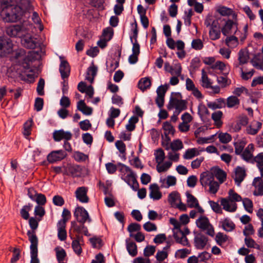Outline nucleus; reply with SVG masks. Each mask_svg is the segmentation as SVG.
<instances>
[{"label": "nucleus", "instance_id": "nucleus-1", "mask_svg": "<svg viewBox=\"0 0 263 263\" xmlns=\"http://www.w3.org/2000/svg\"><path fill=\"white\" fill-rule=\"evenodd\" d=\"M2 15L6 22H15L24 16L25 18L30 16L33 10L30 0H0Z\"/></svg>", "mask_w": 263, "mask_h": 263}, {"label": "nucleus", "instance_id": "nucleus-2", "mask_svg": "<svg viewBox=\"0 0 263 263\" xmlns=\"http://www.w3.org/2000/svg\"><path fill=\"white\" fill-rule=\"evenodd\" d=\"M35 54L39 55V51L30 52L26 56L25 51L24 49H20L16 52L15 58L17 60L22 59L23 67L26 70H29L30 69V63L36 59Z\"/></svg>", "mask_w": 263, "mask_h": 263}, {"label": "nucleus", "instance_id": "nucleus-3", "mask_svg": "<svg viewBox=\"0 0 263 263\" xmlns=\"http://www.w3.org/2000/svg\"><path fill=\"white\" fill-rule=\"evenodd\" d=\"M187 104L186 100H179L172 96L167 105V108L169 110L175 108L173 115L178 117L181 112L187 109Z\"/></svg>", "mask_w": 263, "mask_h": 263}, {"label": "nucleus", "instance_id": "nucleus-4", "mask_svg": "<svg viewBox=\"0 0 263 263\" xmlns=\"http://www.w3.org/2000/svg\"><path fill=\"white\" fill-rule=\"evenodd\" d=\"M27 235L28 236L29 240L31 242L30 246L31 261L30 263H40L39 259L37 257L38 254V238L34 232L28 231Z\"/></svg>", "mask_w": 263, "mask_h": 263}, {"label": "nucleus", "instance_id": "nucleus-5", "mask_svg": "<svg viewBox=\"0 0 263 263\" xmlns=\"http://www.w3.org/2000/svg\"><path fill=\"white\" fill-rule=\"evenodd\" d=\"M118 165L121 166V171L124 169L126 172L129 173L126 176L122 177V179L127 183L134 191H137L139 187V183L136 180V175L130 168L126 165L121 163H119Z\"/></svg>", "mask_w": 263, "mask_h": 263}, {"label": "nucleus", "instance_id": "nucleus-6", "mask_svg": "<svg viewBox=\"0 0 263 263\" xmlns=\"http://www.w3.org/2000/svg\"><path fill=\"white\" fill-rule=\"evenodd\" d=\"M6 33L11 37H22L25 36L26 30L23 25H13L6 28Z\"/></svg>", "mask_w": 263, "mask_h": 263}, {"label": "nucleus", "instance_id": "nucleus-7", "mask_svg": "<svg viewBox=\"0 0 263 263\" xmlns=\"http://www.w3.org/2000/svg\"><path fill=\"white\" fill-rule=\"evenodd\" d=\"M73 215L77 221L80 223H85L87 221L90 222L91 221L88 212L82 206H77Z\"/></svg>", "mask_w": 263, "mask_h": 263}, {"label": "nucleus", "instance_id": "nucleus-8", "mask_svg": "<svg viewBox=\"0 0 263 263\" xmlns=\"http://www.w3.org/2000/svg\"><path fill=\"white\" fill-rule=\"evenodd\" d=\"M67 155V153L62 149L53 151L48 155L47 159L49 163H53L57 161H61L64 159Z\"/></svg>", "mask_w": 263, "mask_h": 263}, {"label": "nucleus", "instance_id": "nucleus-9", "mask_svg": "<svg viewBox=\"0 0 263 263\" xmlns=\"http://www.w3.org/2000/svg\"><path fill=\"white\" fill-rule=\"evenodd\" d=\"M13 44L12 41L9 38H4L0 40L1 56H5L10 53L12 49Z\"/></svg>", "mask_w": 263, "mask_h": 263}, {"label": "nucleus", "instance_id": "nucleus-10", "mask_svg": "<svg viewBox=\"0 0 263 263\" xmlns=\"http://www.w3.org/2000/svg\"><path fill=\"white\" fill-rule=\"evenodd\" d=\"M88 192L87 187L85 186L79 187L75 191L77 199L82 203H88L89 197L87 195Z\"/></svg>", "mask_w": 263, "mask_h": 263}, {"label": "nucleus", "instance_id": "nucleus-11", "mask_svg": "<svg viewBox=\"0 0 263 263\" xmlns=\"http://www.w3.org/2000/svg\"><path fill=\"white\" fill-rule=\"evenodd\" d=\"M194 245L197 249L202 250L208 241V237L201 233H198L194 237Z\"/></svg>", "mask_w": 263, "mask_h": 263}, {"label": "nucleus", "instance_id": "nucleus-12", "mask_svg": "<svg viewBox=\"0 0 263 263\" xmlns=\"http://www.w3.org/2000/svg\"><path fill=\"white\" fill-rule=\"evenodd\" d=\"M71 138V133L70 132H65L63 129L55 130L53 133V138L55 141H60L62 139L68 141Z\"/></svg>", "mask_w": 263, "mask_h": 263}, {"label": "nucleus", "instance_id": "nucleus-13", "mask_svg": "<svg viewBox=\"0 0 263 263\" xmlns=\"http://www.w3.org/2000/svg\"><path fill=\"white\" fill-rule=\"evenodd\" d=\"M21 41L23 46L28 49H35L40 46V43L37 41V39L31 36H25Z\"/></svg>", "mask_w": 263, "mask_h": 263}, {"label": "nucleus", "instance_id": "nucleus-14", "mask_svg": "<svg viewBox=\"0 0 263 263\" xmlns=\"http://www.w3.org/2000/svg\"><path fill=\"white\" fill-rule=\"evenodd\" d=\"M149 197L153 200H158L162 198V193L159 186L156 183L151 184L149 186Z\"/></svg>", "mask_w": 263, "mask_h": 263}, {"label": "nucleus", "instance_id": "nucleus-15", "mask_svg": "<svg viewBox=\"0 0 263 263\" xmlns=\"http://www.w3.org/2000/svg\"><path fill=\"white\" fill-rule=\"evenodd\" d=\"M211 171L213 175V178L215 177L220 183H222L226 179L227 174L226 172L218 166L213 167Z\"/></svg>", "mask_w": 263, "mask_h": 263}, {"label": "nucleus", "instance_id": "nucleus-16", "mask_svg": "<svg viewBox=\"0 0 263 263\" xmlns=\"http://www.w3.org/2000/svg\"><path fill=\"white\" fill-rule=\"evenodd\" d=\"M59 71L62 79L64 80L69 77L70 72V67L66 60H61Z\"/></svg>", "mask_w": 263, "mask_h": 263}, {"label": "nucleus", "instance_id": "nucleus-17", "mask_svg": "<svg viewBox=\"0 0 263 263\" xmlns=\"http://www.w3.org/2000/svg\"><path fill=\"white\" fill-rule=\"evenodd\" d=\"M214 180L211 171L202 173L200 176V182L203 187L209 185Z\"/></svg>", "mask_w": 263, "mask_h": 263}, {"label": "nucleus", "instance_id": "nucleus-18", "mask_svg": "<svg viewBox=\"0 0 263 263\" xmlns=\"http://www.w3.org/2000/svg\"><path fill=\"white\" fill-rule=\"evenodd\" d=\"M253 185L256 190L254 191L253 194L255 196L263 195V179L261 177H256L254 179Z\"/></svg>", "mask_w": 263, "mask_h": 263}, {"label": "nucleus", "instance_id": "nucleus-19", "mask_svg": "<svg viewBox=\"0 0 263 263\" xmlns=\"http://www.w3.org/2000/svg\"><path fill=\"white\" fill-rule=\"evenodd\" d=\"M246 172L244 168L237 166L235 168V177L234 180L237 185H239L246 177Z\"/></svg>", "mask_w": 263, "mask_h": 263}, {"label": "nucleus", "instance_id": "nucleus-20", "mask_svg": "<svg viewBox=\"0 0 263 263\" xmlns=\"http://www.w3.org/2000/svg\"><path fill=\"white\" fill-rule=\"evenodd\" d=\"M77 107L78 110L81 111L85 115L89 116L92 113V108L87 106L84 100H80L77 103Z\"/></svg>", "mask_w": 263, "mask_h": 263}, {"label": "nucleus", "instance_id": "nucleus-21", "mask_svg": "<svg viewBox=\"0 0 263 263\" xmlns=\"http://www.w3.org/2000/svg\"><path fill=\"white\" fill-rule=\"evenodd\" d=\"M82 168L78 165H71L67 167V175H70L73 177H78L81 176Z\"/></svg>", "mask_w": 263, "mask_h": 263}, {"label": "nucleus", "instance_id": "nucleus-22", "mask_svg": "<svg viewBox=\"0 0 263 263\" xmlns=\"http://www.w3.org/2000/svg\"><path fill=\"white\" fill-rule=\"evenodd\" d=\"M98 71V68L92 62L91 66H89L87 70L86 80L89 81L90 83H92L95 77L96 76Z\"/></svg>", "mask_w": 263, "mask_h": 263}, {"label": "nucleus", "instance_id": "nucleus-23", "mask_svg": "<svg viewBox=\"0 0 263 263\" xmlns=\"http://www.w3.org/2000/svg\"><path fill=\"white\" fill-rule=\"evenodd\" d=\"M162 128L164 130V134L165 136V138L167 141H170L171 139L168 136L169 134L174 135L175 132V129L171 124L168 122H164L163 124Z\"/></svg>", "mask_w": 263, "mask_h": 263}, {"label": "nucleus", "instance_id": "nucleus-24", "mask_svg": "<svg viewBox=\"0 0 263 263\" xmlns=\"http://www.w3.org/2000/svg\"><path fill=\"white\" fill-rule=\"evenodd\" d=\"M262 123L258 121H253L247 128V133L252 135H256L261 128Z\"/></svg>", "mask_w": 263, "mask_h": 263}, {"label": "nucleus", "instance_id": "nucleus-25", "mask_svg": "<svg viewBox=\"0 0 263 263\" xmlns=\"http://www.w3.org/2000/svg\"><path fill=\"white\" fill-rule=\"evenodd\" d=\"M197 226L202 230H205L210 226V221L208 217L201 216L196 221Z\"/></svg>", "mask_w": 263, "mask_h": 263}, {"label": "nucleus", "instance_id": "nucleus-26", "mask_svg": "<svg viewBox=\"0 0 263 263\" xmlns=\"http://www.w3.org/2000/svg\"><path fill=\"white\" fill-rule=\"evenodd\" d=\"M126 249L130 255L134 257L137 255V246L136 243L132 241L126 240Z\"/></svg>", "mask_w": 263, "mask_h": 263}, {"label": "nucleus", "instance_id": "nucleus-27", "mask_svg": "<svg viewBox=\"0 0 263 263\" xmlns=\"http://www.w3.org/2000/svg\"><path fill=\"white\" fill-rule=\"evenodd\" d=\"M220 222L222 229L227 232H231L235 228V224L229 218H226Z\"/></svg>", "mask_w": 263, "mask_h": 263}, {"label": "nucleus", "instance_id": "nucleus-28", "mask_svg": "<svg viewBox=\"0 0 263 263\" xmlns=\"http://www.w3.org/2000/svg\"><path fill=\"white\" fill-rule=\"evenodd\" d=\"M152 85L151 81L148 77L141 78L138 82V88L142 91L149 88Z\"/></svg>", "mask_w": 263, "mask_h": 263}, {"label": "nucleus", "instance_id": "nucleus-29", "mask_svg": "<svg viewBox=\"0 0 263 263\" xmlns=\"http://www.w3.org/2000/svg\"><path fill=\"white\" fill-rule=\"evenodd\" d=\"M224 105L225 101L223 98L217 99L215 102H210L207 104L208 107L212 109L221 108L224 106Z\"/></svg>", "mask_w": 263, "mask_h": 263}, {"label": "nucleus", "instance_id": "nucleus-30", "mask_svg": "<svg viewBox=\"0 0 263 263\" xmlns=\"http://www.w3.org/2000/svg\"><path fill=\"white\" fill-rule=\"evenodd\" d=\"M58 227V237L61 241H64L67 238V232L66 231V224L57 223Z\"/></svg>", "mask_w": 263, "mask_h": 263}, {"label": "nucleus", "instance_id": "nucleus-31", "mask_svg": "<svg viewBox=\"0 0 263 263\" xmlns=\"http://www.w3.org/2000/svg\"><path fill=\"white\" fill-rule=\"evenodd\" d=\"M222 115L223 113L220 110L215 111L212 114L211 118L214 121L215 125L218 128H219L222 126V122L221 121V119Z\"/></svg>", "mask_w": 263, "mask_h": 263}, {"label": "nucleus", "instance_id": "nucleus-32", "mask_svg": "<svg viewBox=\"0 0 263 263\" xmlns=\"http://www.w3.org/2000/svg\"><path fill=\"white\" fill-rule=\"evenodd\" d=\"M221 205L223 206V209L230 212H234L237 209V204L234 203L231 207L229 201L226 198H222L221 200Z\"/></svg>", "mask_w": 263, "mask_h": 263}, {"label": "nucleus", "instance_id": "nucleus-33", "mask_svg": "<svg viewBox=\"0 0 263 263\" xmlns=\"http://www.w3.org/2000/svg\"><path fill=\"white\" fill-rule=\"evenodd\" d=\"M173 236L177 243L181 244L183 246H190L188 239L184 234L180 236L178 235V233H174Z\"/></svg>", "mask_w": 263, "mask_h": 263}, {"label": "nucleus", "instance_id": "nucleus-34", "mask_svg": "<svg viewBox=\"0 0 263 263\" xmlns=\"http://www.w3.org/2000/svg\"><path fill=\"white\" fill-rule=\"evenodd\" d=\"M166 181V185H162V187L168 188L170 186H174L176 184L177 179L175 177L171 175L168 176L166 179H161L160 182L163 184Z\"/></svg>", "mask_w": 263, "mask_h": 263}, {"label": "nucleus", "instance_id": "nucleus-35", "mask_svg": "<svg viewBox=\"0 0 263 263\" xmlns=\"http://www.w3.org/2000/svg\"><path fill=\"white\" fill-rule=\"evenodd\" d=\"M187 198V203L188 206L190 208H194V206H198V201L193 195L189 192L186 193Z\"/></svg>", "mask_w": 263, "mask_h": 263}, {"label": "nucleus", "instance_id": "nucleus-36", "mask_svg": "<svg viewBox=\"0 0 263 263\" xmlns=\"http://www.w3.org/2000/svg\"><path fill=\"white\" fill-rule=\"evenodd\" d=\"M199 155V152L196 148H189L185 151L183 155V158L185 159H191L194 157L198 156Z\"/></svg>", "mask_w": 263, "mask_h": 263}, {"label": "nucleus", "instance_id": "nucleus-37", "mask_svg": "<svg viewBox=\"0 0 263 263\" xmlns=\"http://www.w3.org/2000/svg\"><path fill=\"white\" fill-rule=\"evenodd\" d=\"M234 25V22L232 20H228L224 26L221 29V32L224 36H227L231 33V30Z\"/></svg>", "mask_w": 263, "mask_h": 263}, {"label": "nucleus", "instance_id": "nucleus-38", "mask_svg": "<svg viewBox=\"0 0 263 263\" xmlns=\"http://www.w3.org/2000/svg\"><path fill=\"white\" fill-rule=\"evenodd\" d=\"M32 205L31 203H28L27 205H25L23 206L20 211V214L22 217L27 220L29 218V212L31 210Z\"/></svg>", "mask_w": 263, "mask_h": 263}, {"label": "nucleus", "instance_id": "nucleus-39", "mask_svg": "<svg viewBox=\"0 0 263 263\" xmlns=\"http://www.w3.org/2000/svg\"><path fill=\"white\" fill-rule=\"evenodd\" d=\"M239 103V99L236 96H231L227 98V106L229 108L234 107L236 105H238Z\"/></svg>", "mask_w": 263, "mask_h": 263}, {"label": "nucleus", "instance_id": "nucleus-40", "mask_svg": "<svg viewBox=\"0 0 263 263\" xmlns=\"http://www.w3.org/2000/svg\"><path fill=\"white\" fill-rule=\"evenodd\" d=\"M139 121V119L136 116H132L128 121V123L126 125V128L129 132H132L135 130L136 125Z\"/></svg>", "mask_w": 263, "mask_h": 263}, {"label": "nucleus", "instance_id": "nucleus-41", "mask_svg": "<svg viewBox=\"0 0 263 263\" xmlns=\"http://www.w3.org/2000/svg\"><path fill=\"white\" fill-rule=\"evenodd\" d=\"M249 57L247 52L243 50H240L238 52V61L239 65H243L248 61Z\"/></svg>", "mask_w": 263, "mask_h": 263}, {"label": "nucleus", "instance_id": "nucleus-42", "mask_svg": "<svg viewBox=\"0 0 263 263\" xmlns=\"http://www.w3.org/2000/svg\"><path fill=\"white\" fill-rule=\"evenodd\" d=\"M201 81V85L203 87L205 88H210L212 85V83L211 82L203 69L202 70Z\"/></svg>", "mask_w": 263, "mask_h": 263}, {"label": "nucleus", "instance_id": "nucleus-43", "mask_svg": "<svg viewBox=\"0 0 263 263\" xmlns=\"http://www.w3.org/2000/svg\"><path fill=\"white\" fill-rule=\"evenodd\" d=\"M243 160L247 162L252 163V160L254 158L252 153L248 149H245L243 152L240 155Z\"/></svg>", "mask_w": 263, "mask_h": 263}, {"label": "nucleus", "instance_id": "nucleus-44", "mask_svg": "<svg viewBox=\"0 0 263 263\" xmlns=\"http://www.w3.org/2000/svg\"><path fill=\"white\" fill-rule=\"evenodd\" d=\"M154 154L156 162L160 164L165 158V154L162 148H158Z\"/></svg>", "mask_w": 263, "mask_h": 263}, {"label": "nucleus", "instance_id": "nucleus-45", "mask_svg": "<svg viewBox=\"0 0 263 263\" xmlns=\"http://www.w3.org/2000/svg\"><path fill=\"white\" fill-rule=\"evenodd\" d=\"M246 143L242 141L234 143L236 155H240L243 151Z\"/></svg>", "mask_w": 263, "mask_h": 263}, {"label": "nucleus", "instance_id": "nucleus-46", "mask_svg": "<svg viewBox=\"0 0 263 263\" xmlns=\"http://www.w3.org/2000/svg\"><path fill=\"white\" fill-rule=\"evenodd\" d=\"M62 219L59 220L58 223L66 224V222L71 217L70 212L67 209L64 208L62 212Z\"/></svg>", "mask_w": 263, "mask_h": 263}, {"label": "nucleus", "instance_id": "nucleus-47", "mask_svg": "<svg viewBox=\"0 0 263 263\" xmlns=\"http://www.w3.org/2000/svg\"><path fill=\"white\" fill-rule=\"evenodd\" d=\"M228 239V236L226 234H223L221 232H218L215 237V240L217 243L220 246L223 243L226 242Z\"/></svg>", "mask_w": 263, "mask_h": 263}, {"label": "nucleus", "instance_id": "nucleus-48", "mask_svg": "<svg viewBox=\"0 0 263 263\" xmlns=\"http://www.w3.org/2000/svg\"><path fill=\"white\" fill-rule=\"evenodd\" d=\"M242 203L245 209L249 213L253 212V202L251 200L248 198H244L242 200Z\"/></svg>", "mask_w": 263, "mask_h": 263}, {"label": "nucleus", "instance_id": "nucleus-49", "mask_svg": "<svg viewBox=\"0 0 263 263\" xmlns=\"http://www.w3.org/2000/svg\"><path fill=\"white\" fill-rule=\"evenodd\" d=\"M80 223V225H78L74 221L71 222V227L73 228V231L77 232L78 234L82 233L84 228H85V226L84 225L85 223Z\"/></svg>", "mask_w": 263, "mask_h": 263}, {"label": "nucleus", "instance_id": "nucleus-50", "mask_svg": "<svg viewBox=\"0 0 263 263\" xmlns=\"http://www.w3.org/2000/svg\"><path fill=\"white\" fill-rule=\"evenodd\" d=\"M33 201H35L39 205H44L47 202L45 195L42 193H37Z\"/></svg>", "mask_w": 263, "mask_h": 263}, {"label": "nucleus", "instance_id": "nucleus-51", "mask_svg": "<svg viewBox=\"0 0 263 263\" xmlns=\"http://www.w3.org/2000/svg\"><path fill=\"white\" fill-rule=\"evenodd\" d=\"M218 138L219 141L222 143H228L230 142L232 140V136L228 133H221L219 134Z\"/></svg>", "mask_w": 263, "mask_h": 263}, {"label": "nucleus", "instance_id": "nucleus-52", "mask_svg": "<svg viewBox=\"0 0 263 263\" xmlns=\"http://www.w3.org/2000/svg\"><path fill=\"white\" fill-rule=\"evenodd\" d=\"M220 29H210L209 31V36L211 40L215 41L220 37Z\"/></svg>", "mask_w": 263, "mask_h": 263}, {"label": "nucleus", "instance_id": "nucleus-53", "mask_svg": "<svg viewBox=\"0 0 263 263\" xmlns=\"http://www.w3.org/2000/svg\"><path fill=\"white\" fill-rule=\"evenodd\" d=\"M183 145L179 139L174 140L171 144V148L174 151H177L183 148Z\"/></svg>", "mask_w": 263, "mask_h": 263}, {"label": "nucleus", "instance_id": "nucleus-54", "mask_svg": "<svg viewBox=\"0 0 263 263\" xmlns=\"http://www.w3.org/2000/svg\"><path fill=\"white\" fill-rule=\"evenodd\" d=\"M44 86H45V81L43 78H40L37 83V86L36 87V91L37 94L39 96H44Z\"/></svg>", "mask_w": 263, "mask_h": 263}, {"label": "nucleus", "instance_id": "nucleus-55", "mask_svg": "<svg viewBox=\"0 0 263 263\" xmlns=\"http://www.w3.org/2000/svg\"><path fill=\"white\" fill-rule=\"evenodd\" d=\"M256 162L257 163V167L260 168V167L263 166V152L260 153L254 157L252 160V163Z\"/></svg>", "mask_w": 263, "mask_h": 263}, {"label": "nucleus", "instance_id": "nucleus-56", "mask_svg": "<svg viewBox=\"0 0 263 263\" xmlns=\"http://www.w3.org/2000/svg\"><path fill=\"white\" fill-rule=\"evenodd\" d=\"M71 246L74 253L78 256H80L82 252V249L81 247L80 243L78 242L77 240H73Z\"/></svg>", "mask_w": 263, "mask_h": 263}, {"label": "nucleus", "instance_id": "nucleus-57", "mask_svg": "<svg viewBox=\"0 0 263 263\" xmlns=\"http://www.w3.org/2000/svg\"><path fill=\"white\" fill-rule=\"evenodd\" d=\"M159 165V164L157 165V171L158 173H162L170 168L172 165V162L171 161H166L162 165Z\"/></svg>", "mask_w": 263, "mask_h": 263}, {"label": "nucleus", "instance_id": "nucleus-58", "mask_svg": "<svg viewBox=\"0 0 263 263\" xmlns=\"http://www.w3.org/2000/svg\"><path fill=\"white\" fill-rule=\"evenodd\" d=\"M192 47L196 50H199L203 47V43L200 39H194L192 42Z\"/></svg>", "mask_w": 263, "mask_h": 263}, {"label": "nucleus", "instance_id": "nucleus-59", "mask_svg": "<svg viewBox=\"0 0 263 263\" xmlns=\"http://www.w3.org/2000/svg\"><path fill=\"white\" fill-rule=\"evenodd\" d=\"M230 200L232 202L240 201L242 200L241 197L237 193H235L233 190H230L229 192Z\"/></svg>", "mask_w": 263, "mask_h": 263}, {"label": "nucleus", "instance_id": "nucleus-60", "mask_svg": "<svg viewBox=\"0 0 263 263\" xmlns=\"http://www.w3.org/2000/svg\"><path fill=\"white\" fill-rule=\"evenodd\" d=\"M93 248H100L103 246L102 240L100 238L92 237L89 239Z\"/></svg>", "mask_w": 263, "mask_h": 263}, {"label": "nucleus", "instance_id": "nucleus-61", "mask_svg": "<svg viewBox=\"0 0 263 263\" xmlns=\"http://www.w3.org/2000/svg\"><path fill=\"white\" fill-rule=\"evenodd\" d=\"M111 102L112 104L117 105L119 107L121 106L124 103L123 98L117 94L112 96Z\"/></svg>", "mask_w": 263, "mask_h": 263}, {"label": "nucleus", "instance_id": "nucleus-62", "mask_svg": "<svg viewBox=\"0 0 263 263\" xmlns=\"http://www.w3.org/2000/svg\"><path fill=\"white\" fill-rule=\"evenodd\" d=\"M156 251V247L154 246H147L144 250V255L145 257H149L154 254Z\"/></svg>", "mask_w": 263, "mask_h": 263}, {"label": "nucleus", "instance_id": "nucleus-63", "mask_svg": "<svg viewBox=\"0 0 263 263\" xmlns=\"http://www.w3.org/2000/svg\"><path fill=\"white\" fill-rule=\"evenodd\" d=\"M209 203L212 209L216 213L222 214V211L220 205L214 201L210 200Z\"/></svg>", "mask_w": 263, "mask_h": 263}, {"label": "nucleus", "instance_id": "nucleus-64", "mask_svg": "<svg viewBox=\"0 0 263 263\" xmlns=\"http://www.w3.org/2000/svg\"><path fill=\"white\" fill-rule=\"evenodd\" d=\"M143 229L147 232L155 231L157 229L156 225L150 221H147L143 226Z\"/></svg>", "mask_w": 263, "mask_h": 263}]
</instances>
